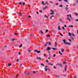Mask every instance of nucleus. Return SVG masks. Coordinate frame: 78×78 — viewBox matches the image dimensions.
<instances>
[{"label": "nucleus", "instance_id": "obj_19", "mask_svg": "<svg viewBox=\"0 0 78 78\" xmlns=\"http://www.w3.org/2000/svg\"><path fill=\"white\" fill-rule=\"evenodd\" d=\"M41 3H42V4H43V5H45L44 4V1H42V2H41Z\"/></svg>", "mask_w": 78, "mask_h": 78}, {"label": "nucleus", "instance_id": "obj_48", "mask_svg": "<svg viewBox=\"0 0 78 78\" xmlns=\"http://www.w3.org/2000/svg\"><path fill=\"white\" fill-rule=\"evenodd\" d=\"M46 61L48 63V60H46Z\"/></svg>", "mask_w": 78, "mask_h": 78}, {"label": "nucleus", "instance_id": "obj_42", "mask_svg": "<svg viewBox=\"0 0 78 78\" xmlns=\"http://www.w3.org/2000/svg\"><path fill=\"white\" fill-rule=\"evenodd\" d=\"M33 73H36V72H35V71H33Z\"/></svg>", "mask_w": 78, "mask_h": 78}, {"label": "nucleus", "instance_id": "obj_41", "mask_svg": "<svg viewBox=\"0 0 78 78\" xmlns=\"http://www.w3.org/2000/svg\"><path fill=\"white\" fill-rule=\"evenodd\" d=\"M48 32V30H46V31H45V33H47V32Z\"/></svg>", "mask_w": 78, "mask_h": 78}, {"label": "nucleus", "instance_id": "obj_50", "mask_svg": "<svg viewBox=\"0 0 78 78\" xmlns=\"http://www.w3.org/2000/svg\"><path fill=\"white\" fill-rule=\"evenodd\" d=\"M64 27H67V26L66 25H64Z\"/></svg>", "mask_w": 78, "mask_h": 78}, {"label": "nucleus", "instance_id": "obj_58", "mask_svg": "<svg viewBox=\"0 0 78 78\" xmlns=\"http://www.w3.org/2000/svg\"><path fill=\"white\" fill-rule=\"evenodd\" d=\"M19 4H20V5H22V3L20 2Z\"/></svg>", "mask_w": 78, "mask_h": 78}, {"label": "nucleus", "instance_id": "obj_18", "mask_svg": "<svg viewBox=\"0 0 78 78\" xmlns=\"http://www.w3.org/2000/svg\"><path fill=\"white\" fill-rule=\"evenodd\" d=\"M40 32L41 33V34H43V31H42L41 30Z\"/></svg>", "mask_w": 78, "mask_h": 78}, {"label": "nucleus", "instance_id": "obj_2", "mask_svg": "<svg viewBox=\"0 0 78 78\" xmlns=\"http://www.w3.org/2000/svg\"><path fill=\"white\" fill-rule=\"evenodd\" d=\"M48 67V66H45V68H44V69H45V72H47V70L49 69V68H47Z\"/></svg>", "mask_w": 78, "mask_h": 78}, {"label": "nucleus", "instance_id": "obj_27", "mask_svg": "<svg viewBox=\"0 0 78 78\" xmlns=\"http://www.w3.org/2000/svg\"><path fill=\"white\" fill-rule=\"evenodd\" d=\"M64 1L65 2H68L67 0H64Z\"/></svg>", "mask_w": 78, "mask_h": 78}, {"label": "nucleus", "instance_id": "obj_62", "mask_svg": "<svg viewBox=\"0 0 78 78\" xmlns=\"http://www.w3.org/2000/svg\"><path fill=\"white\" fill-rule=\"evenodd\" d=\"M46 45H47L46 44H44V47H45V46H46Z\"/></svg>", "mask_w": 78, "mask_h": 78}, {"label": "nucleus", "instance_id": "obj_9", "mask_svg": "<svg viewBox=\"0 0 78 78\" xmlns=\"http://www.w3.org/2000/svg\"><path fill=\"white\" fill-rule=\"evenodd\" d=\"M66 69H67V66L66 65H65V71H66Z\"/></svg>", "mask_w": 78, "mask_h": 78}, {"label": "nucleus", "instance_id": "obj_59", "mask_svg": "<svg viewBox=\"0 0 78 78\" xmlns=\"http://www.w3.org/2000/svg\"><path fill=\"white\" fill-rule=\"evenodd\" d=\"M30 35L31 36H33V35H32V34H30Z\"/></svg>", "mask_w": 78, "mask_h": 78}, {"label": "nucleus", "instance_id": "obj_17", "mask_svg": "<svg viewBox=\"0 0 78 78\" xmlns=\"http://www.w3.org/2000/svg\"><path fill=\"white\" fill-rule=\"evenodd\" d=\"M67 19H68V20H69V22H70V19H69V17H67Z\"/></svg>", "mask_w": 78, "mask_h": 78}, {"label": "nucleus", "instance_id": "obj_10", "mask_svg": "<svg viewBox=\"0 0 78 78\" xmlns=\"http://www.w3.org/2000/svg\"><path fill=\"white\" fill-rule=\"evenodd\" d=\"M54 17L55 16H54V15L50 17V19H52V17Z\"/></svg>", "mask_w": 78, "mask_h": 78}, {"label": "nucleus", "instance_id": "obj_35", "mask_svg": "<svg viewBox=\"0 0 78 78\" xmlns=\"http://www.w3.org/2000/svg\"><path fill=\"white\" fill-rule=\"evenodd\" d=\"M63 29L64 30H65V29L64 28V27H62Z\"/></svg>", "mask_w": 78, "mask_h": 78}, {"label": "nucleus", "instance_id": "obj_20", "mask_svg": "<svg viewBox=\"0 0 78 78\" xmlns=\"http://www.w3.org/2000/svg\"><path fill=\"white\" fill-rule=\"evenodd\" d=\"M15 40H16V39L13 38V39H12V41H14Z\"/></svg>", "mask_w": 78, "mask_h": 78}, {"label": "nucleus", "instance_id": "obj_39", "mask_svg": "<svg viewBox=\"0 0 78 78\" xmlns=\"http://www.w3.org/2000/svg\"><path fill=\"white\" fill-rule=\"evenodd\" d=\"M69 16L70 17H72V16H71V15H70V14H69Z\"/></svg>", "mask_w": 78, "mask_h": 78}, {"label": "nucleus", "instance_id": "obj_40", "mask_svg": "<svg viewBox=\"0 0 78 78\" xmlns=\"http://www.w3.org/2000/svg\"><path fill=\"white\" fill-rule=\"evenodd\" d=\"M71 34H72V35H73V36H75V35L73 34L72 33Z\"/></svg>", "mask_w": 78, "mask_h": 78}, {"label": "nucleus", "instance_id": "obj_44", "mask_svg": "<svg viewBox=\"0 0 78 78\" xmlns=\"http://www.w3.org/2000/svg\"><path fill=\"white\" fill-rule=\"evenodd\" d=\"M30 73H28L27 74V75H30Z\"/></svg>", "mask_w": 78, "mask_h": 78}, {"label": "nucleus", "instance_id": "obj_49", "mask_svg": "<svg viewBox=\"0 0 78 78\" xmlns=\"http://www.w3.org/2000/svg\"><path fill=\"white\" fill-rule=\"evenodd\" d=\"M39 59H40V60H42V59H41V58H39Z\"/></svg>", "mask_w": 78, "mask_h": 78}, {"label": "nucleus", "instance_id": "obj_43", "mask_svg": "<svg viewBox=\"0 0 78 78\" xmlns=\"http://www.w3.org/2000/svg\"><path fill=\"white\" fill-rule=\"evenodd\" d=\"M47 1H46V2L44 4V5H46V4H47Z\"/></svg>", "mask_w": 78, "mask_h": 78}, {"label": "nucleus", "instance_id": "obj_61", "mask_svg": "<svg viewBox=\"0 0 78 78\" xmlns=\"http://www.w3.org/2000/svg\"><path fill=\"white\" fill-rule=\"evenodd\" d=\"M44 56H46V54H44Z\"/></svg>", "mask_w": 78, "mask_h": 78}, {"label": "nucleus", "instance_id": "obj_26", "mask_svg": "<svg viewBox=\"0 0 78 78\" xmlns=\"http://www.w3.org/2000/svg\"><path fill=\"white\" fill-rule=\"evenodd\" d=\"M75 21H76V22H77L78 21V19H75Z\"/></svg>", "mask_w": 78, "mask_h": 78}, {"label": "nucleus", "instance_id": "obj_5", "mask_svg": "<svg viewBox=\"0 0 78 78\" xmlns=\"http://www.w3.org/2000/svg\"><path fill=\"white\" fill-rule=\"evenodd\" d=\"M66 61H67V59L66 58L64 59V62H63V64H65V63L66 62Z\"/></svg>", "mask_w": 78, "mask_h": 78}, {"label": "nucleus", "instance_id": "obj_36", "mask_svg": "<svg viewBox=\"0 0 78 78\" xmlns=\"http://www.w3.org/2000/svg\"><path fill=\"white\" fill-rule=\"evenodd\" d=\"M41 64L42 65V66H44V64L41 63Z\"/></svg>", "mask_w": 78, "mask_h": 78}, {"label": "nucleus", "instance_id": "obj_51", "mask_svg": "<svg viewBox=\"0 0 78 78\" xmlns=\"http://www.w3.org/2000/svg\"><path fill=\"white\" fill-rule=\"evenodd\" d=\"M34 51H36V52H37V50H34Z\"/></svg>", "mask_w": 78, "mask_h": 78}, {"label": "nucleus", "instance_id": "obj_45", "mask_svg": "<svg viewBox=\"0 0 78 78\" xmlns=\"http://www.w3.org/2000/svg\"><path fill=\"white\" fill-rule=\"evenodd\" d=\"M71 39L72 40H73L74 39L72 37L71 38Z\"/></svg>", "mask_w": 78, "mask_h": 78}, {"label": "nucleus", "instance_id": "obj_8", "mask_svg": "<svg viewBox=\"0 0 78 78\" xmlns=\"http://www.w3.org/2000/svg\"><path fill=\"white\" fill-rule=\"evenodd\" d=\"M58 30H61V28H60V26H58Z\"/></svg>", "mask_w": 78, "mask_h": 78}, {"label": "nucleus", "instance_id": "obj_30", "mask_svg": "<svg viewBox=\"0 0 78 78\" xmlns=\"http://www.w3.org/2000/svg\"><path fill=\"white\" fill-rule=\"evenodd\" d=\"M8 65H9V67L10 66H11V63H9Z\"/></svg>", "mask_w": 78, "mask_h": 78}, {"label": "nucleus", "instance_id": "obj_11", "mask_svg": "<svg viewBox=\"0 0 78 78\" xmlns=\"http://www.w3.org/2000/svg\"><path fill=\"white\" fill-rule=\"evenodd\" d=\"M18 14H20V16H22V13H21L19 12Z\"/></svg>", "mask_w": 78, "mask_h": 78}, {"label": "nucleus", "instance_id": "obj_64", "mask_svg": "<svg viewBox=\"0 0 78 78\" xmlns=\"http://www.w3.org/2000/svg\"><path fill=\"white\" fill-rule=\"evenodd\" d=\"M77 34H78V30L77 31Z\"/></svg>", "mask_w": 78, "mask_h": 78}, {"label": "nucleus", "instance_id": "obj_22", "mask_svg": "<svg viewBox=\"0 0 78 78\" xmlns=\"http://www.w3.org/2000/svg\"><path fill=\"white\" fill-rule=\"evenodd\" d=\"M69 36H71V33H69Z\"/></svg>", "mask_w": 78, "mask_h": 78}, {"label": "nucleus", "instance_id": "obj_16", "mask_svg": "<svg viewBox=\"0 0 78 78\" xmlns=\"http://www.w3.org/2000/svg\"><path fill=\"white\" fill-rule=\"evenodd\" d=\"M52 48L53 50H57V48Z\"/></svg>", "mask_w": 78, "mask_h": 78}, {"label": "nucleus", "instance_id": "obj_12", "mask_svg": "<svg viewBox=\"0 0 78 78\" xmlns=\"http://www.w3.org/2000/svg\"><path fill=\"white\" fill-rule=\"evenodd\" d=\"M47 8V7L46 6L45 7H44L43 8V10H45V9Z\"/></svg>", "mask_w": 78, "mask_h": 78}, {"label": "nucleus", "instance_id": "obj_23", "mask_svg": "<svg viewBox=\"0 0 78 78\" xmlns=\"http://www.w3.org/2000/svg\"><path fill=\"white\" fill-rule=\"evenodd\" d=\"M37 53H41V51H37Z\"/></svg>", "mask_w": 78, "mask_h": 78}, {"label": "nucleus", "instance_id": "obj_28", "mask_svg": "<svg viewBox=\"0 0 78 78\" xmlns=\"http://www.w3.org/2000/svg\"><path fill=\"white\" fill-rule=\"evenodd\" d=\"M60 35H61V36H63V35H62V34L61 33H60Z\"/></svg>", "mask_w": 78, "mask_h": 78}, {"label": "nucleus", "instance_id": "obj_3", "mask_svg": "<svg viewBox=\"0 0 78 78\" xmlns=\"http://www.w3.org/2000/svg\"><path fill=\"white\" fill-rule=\"evenodd\" d=\"M51 12L50 13V14L51 16L52 14H54V12H55V11L54 10H52L51 11Z\"/></svg>", "mask_w": 78, "mask_h": 78}, {"label": "nucleus", "instance_id": "obj_46", "mask_svg": "<svg viewBox=\"0 0 78 78\" xmlns=\"http://www.w3.org/2000/svg\"><path fill=\"white\" fill-rule=\"evenodd\" d=\"M36 12H37V14H39V12H37V11H36Z\"/></svg>", "mask_w": 78, "mask_h": 78}, {"label": "nucleus", "instance_id": "obj_29", "mask_svg": "<svg viewBox=\"0 0 78 78\" xmlns=\"http://www.w3.org/2000/svg\"><path fill=\"white\" fill-rule=\"evenodd\" d=\"M53 57H55V56H56V55H55V54H54L53 55Z\"/></svg>", "mask_w": 78, "mask_h": 78}, {"label": "nucleus", "instance_id": "obj_31", "mask_svg": "<svg viewBox=\"0 0 78 78\" xmlns=\"http://www.w3.org/2000/svg\"><path fill=\"white\" fill-rule=\"evenodd\" d=\"M5 48H7V45H5Z\"/></svg>", "mask_w": 78, "mask_h": 78}, {"label": "nucleus", "instance_id": "obj_53", "mask_svg": "<svg viewBox=\"0 0 78 78\" xmlns=\"http://www.w3.org/2000/svg\"><path fill=\"white\" fill-rule=\"evenodd\" d=\"M58 53L59 54H60L61 53V52H60V51H58Z\"/></svg>", "mask_w": 78, "mask_h": 78}, {"label": "nucleus", "instance_id": "obj_15", "mask_svg": "<svg viewBox=\"0 0 78 78\" xmlns=\"http://www.w3.org/2000/svg\"><path fill=\"white\" fill-rule=\"evenodd\" d=\"M69 27H71L72 28H73V25H71V26H69Z\"/></svg>", "mask_w": 78, "mask_h": 78}, {"label": "nucleus", "instance_id": "obj_7", "mask_svg": "<svg viewBox=\"0 0 78 78\" xmlns=\"http://www.w3.org/2000/svg\"><path fill=\"white\" fill-rule=\"evenodd\" d=\"M47 50H51V48H50V47H48L47 48Z\"/></svg>", "mask_w": 78, "mask_h": 78}, {"label": "nucleus", "instance_id": "obj_37", "mask_svg": "<svg viewBox=\"0 0 78 78\" xmlns=\"http://www.w3.org/2000/svg\"><path fill=\"white\" fill-rule=\"evenodd\" d=\"M59 7H62V5H60L59 6Z\"/></svg>", "mask_w": 78, "mask_h": 78}, {"label": "nucleus", "instance_id": "obj_63", "mask_svg": "<svg viewBox=\"0 0 78 78\" xmlns=\"http://www.w3.org/2000/svg\"><path fill=\"white\" fill-rule=\"evenodd\" d=\"M48 44V42H47L45 44Z\"/></svg>", "mask_w": 78, "mask_h": 78}, {"label": "nucleus", "instance_id": "obj_13", "mask_svg": "<svg viewBox=\"0 0 78 78\" xmlns=\"http://www.w3.org/2000/svg\"><path fill=\"white\" fill-rule=\"evenodd\" d=\"M61 50H62V52H64V50L62 48H61Z\"/></svg>", "mask_w": 78, "mask_h": 78}, {"label": "nucleus", "instance_id": "obj_55", "mask_svg": "<svg viewBox=\"0 0 78 78\" xmlns=\"http://www.w3.org/2000/svg\"><path fill=\"white\" fill-rule=\"evenodd\" d=\"M36 58H37V59H39V58H38V57H37Z\"/></svg>", "mask_w": 78, "mask_h": 78}, {"label": "nucleus", "instance_id": "obj_33", "mask_svg": "<svg viewBox=\"0 0 78 78\" xmlns=\"http://www.w3.org/2000/svg\"><path fill=\"white\" fill-rule=\"evenodd\" d=\"M47 37H50V35H48L47 36Z\"/></svg>", "mask_w": 78, "mask_h": 78}, {"label": "nucleus", "instance_id": "obj_4", "mask_svg": "<svg viewBox=\"0 0 78 78\" xmlns=\"http://www.w3.org/2000/svg\"><path fill=\"white\" fill-rule=\"evenodd\" d=\"M57 64L59 66H60V67H62H62L63 66H62V64L61 63H57Z\"/></svg>", "mask_w": 78, "mask_h": 78}, {"label": "nucleus", "instance_id": "obj_54", "mask_svg": "<svg viewBox=\"0 0 78 78\" xmlns=\"http://www.w3.org/2000/svg\"><path fill=\"white\" fill-rule=\"evenodd\" d=\"M63 76H66V75L65 74H63Z\"/></svg>", "mask_w": 78, "mask_h": 78}, {"label": "nucleus", "instance_id": "obj_57", "mask_svg": "<svg viewBox=\"0 0 78 78\" xmlns=\"http://www.w3.org/2000/svg\"><path fill=\"white\" fill-rule=\"evenodd\" d=\"M69 42H71V40L70 39H69Z\"/></svg>", "mask_w": 78, "mask_h": 78}, {"label": "nucleus", "instance_id": "obj_6", "mask_svg": "<svg viewBox=\"0 0 78 78\" xmlns=\"http://www.w3.org/2000/svg\"><path fill=\"white\" fill-rule=\"evenodd\" d=\"M28 53L29 54H30V52H31V50L30 49H28Z\"/></svg>", "mask_w": 78, "mask_h": 78}, {"label": "nucleus", "instance_id": "obj_47", "mask_svg": "<svg viewBox=\"0 0 78 78\" xmlns=\"http://www.w3.org/2000/svg\"><path fill=\"white\" fill-rule=\"evenodd\" d=\"M14 34L15 35H17V34L15 33Z\"/></svg>", "mask_w": 78, "mask_h": 78}, {"label": "nucleus", "instance_id": "obj_38", "mask_svg": "<svg viewBox=\"0 0 78 78\" xmlns=\"http://www.w3.org/2000/svg\"><path fill=\"white\" fill-rule=\"evenodd\" d=\"M23 5H25V2H23Z\"/></svg>", "mask_w": 78, "mask_h": 78}, {"label": "nucleus", "instance_id": "obj_32", "mask_svg": "<svg viewBox=\"0 0 78 78\" xmlns=\"http://www.w3.org/2000/svg\"><path fill=\"white\" fill-rule=\"evenodd\" d=\"M54 69H56V67L54 66Z\"/></svg>", "mask_w": 78, "mask_h": 78}, {"label": "nucleus", "instance_id": "obj_52", "mask_svg": "<svg viewBox=\"0 0 78 78\" xmlns=\"http://www.w3.org/2000/svg\"><path fill=\"white\" fill-rule=\"evenodd\" d=\"M74 78H77V77H76V76H75Z\"/></svg>", "mask_w": 78, "mask_h": 78}, {"label": "nucleus", "instance_id": "obj_1", "mask_svg": "<svg viewBox=\"0 0 78 78\" xmlns=\"http://www.w3.org/2000/svg\"><path fill=\"white\" fill-rule=\"evenodd\" d=\"M62 41H63V42H64L63 44H65L66 45H70V43H68L67 42H66V39L62 40Z\"/></svg>", "mask_w": 78, "mask_h": 78}, {"label": "nucleus", "instance_id": "obj_34", "mask_svg": "<svg viewBox=\"0 0 78 78\" xmlns=\"http://www.w3.org/2000/svg\"><path fill=\"white\" fill-rule=\"evenodd\" d=\"M18 54L19 55H20V54H21V53L20 52H18Z\"/></svg>", "mask_w": 78, "mask_h": 78}, {"label": "nucleus", "instance_id": "obj_60", "mask_svg": "<svg viewBox=\"0 0 78 78\" xmlns=\"http://www.w3.org/2000/svg\"><path fill=\"white\" fill-rule=\"evenodd\" d=\"M58 5V3H56V4H55V5Z\"/></svg>", "mask_w": 78, "mask_h": 78}, {"label": "nucleus", "instance_id": "obj_56", "mask_svg": "<svg viewBox=\"0 0 78 78\" xmlns=\"http://www.w3.org/2000/svg\"><path fill=\"white\" fill-rule=\"evenodd\" d=\"M65 9H68V8L66 7V8H65Z\"/></svg>", "mask_w": 78, "mask_h": 78}, {"label": "nucleus", "instance_id": "obj_21", "mask_svg": "<svg viewBox=\"0 0 78 78\" xmlns=\"http://www.w3.org/2000/svg\"><path fill=\"white\" fill-rule=\"evenodd\" d=\"M22 44H21L20 46L19 47L20 48V47H22Z\"/></svg>", "mask_w": 78, "mask_h": 78}, {"label": "nucleus", "instance_id": "obj_14", "mask_svg": "<svg viewBox=\"0 0 78 78\" xmlns=\"http://www.w3.org/2000/svg\"><path fill=\"white\" fill-rule=\"evenodd\" d=\"M48 44H49V45H51V42H50V41H49V42H48Z\"/></svg>", "mask_w": 78, "mask_h": 78}, {"label": "nucleus", "instance_id": "obj_24", "mask_svg": "<svg viewBox=\"0 0 78 78\" xmlns=\"http://www.w3.org/2000/svg\"><path fill=\"white\" fill-rule=\"evenodd\" d=\"M57 44H55L54 46L55 47H57Z\"/></svg>", "mask_w": 78, "mask_h": 78}, {"label": "nucleus", "instance_id": "obj_25", "mask_svg": "<svg viewBox=\"0 0 78 78\" xmlns=\"http://www.w3.org/2000/svg\"><path fill=\"white\" fill-rule=\"evenodd\" d=\"M76 2L77 3H78V0H76Z\"/></svg>", "mask_w": 78, "mask_h": 78}]
</instances>
